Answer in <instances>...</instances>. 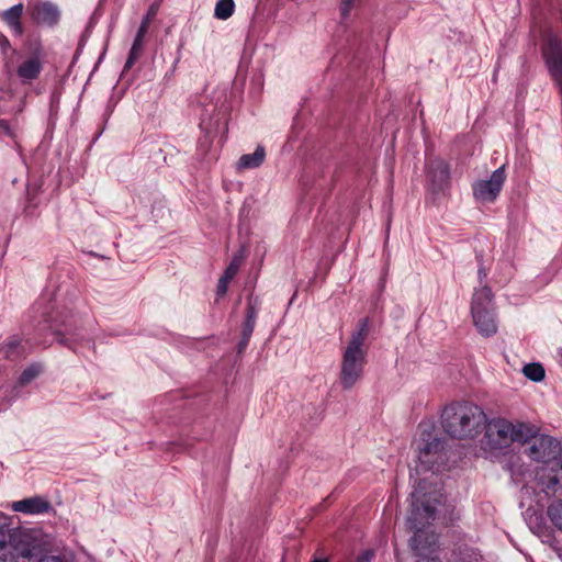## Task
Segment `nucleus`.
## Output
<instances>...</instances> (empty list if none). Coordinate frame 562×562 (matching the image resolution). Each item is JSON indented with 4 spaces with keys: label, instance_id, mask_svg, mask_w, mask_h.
I'll return each instance as SVG.
<instances>
[{
    "label": "nucleus",
    "instance_id": "nucleus-1",
    "mask_svg": "<svg viewBox=\"0 0 562 562\" xmlns=\"http://www.w3.org/2000/svg\"><path fill=\"white\" fill-rule=\"evenodd\" d=\"M418 464L415 468L414 491L412 492V510L406 524L415 530L409 546L418 558L416 562H440L431 557L437 549V536L426 532L424 528L436 518V506L440 503L442 494L437 486V474L432 471L437 456L443 443L436 434L435 424L430 420L422 422L418 426V438L415 440Z\"/></svg>",
    "mask_w": 562,
    "mask_h": 562
},
{
    "label": "nucleus",
    "instance_id": "nucleus-2",
    "mask_svg": "<svg viewBox=\"0 0 562 562\" xmlns=\"http://www.w3.org/2000/svg\"><path fill=\"white\" fill-rule=\"evenodd\" d=\"M521 453L532 461L541 463L533 473H529L531 480L520 477V472L512 470V477L516 483L524 482L522 496H535V502L540 503V494L554 495L562 490V447L560 442L546 435L535 436L530 428L528 439H522Z\"/></svg>",
    "mask_w": 562,
    "mask_h": 562
},
{
    "label": "nucleus",
    "instance_id": "nucleus-3",
    "mask_svg": "<svg viewBox=\"0 0 562 562\" xmlns=\"http://www.w3.org/2000/svg\"><path fill=\"white\" fill-rule=\"evenodd\" d=\"M46 543L35 530L10 529L0 515V562H20L43 555Z\"/></svg>",
    "mask_w": 562,
    "mask_h": 562
},
{
    "label": "nucleus",
    "instance_id": "nucleus-4",
    "mask_svg": "<svg viewBox=\"0 0 562 562\" xmlns=\"http://www.w3.org/2000/svg\"><path fill=\"white\" fill-rule=\"evenodd\" d=\"M486 415L471 402H452L441 413V426L447 435L456 439H471L483 429Z\"/></svg>",
    "mask_w": 562,
    "mask_h": 562
},
{
    "label": "nucleus",
    "instance_id": "nucleus-5",
    "mask_svg": "<svg viewBox=\"0 0 562 562\" xmlns=\"http://www.w3.org/2000/svg\"><path fill=\"white\" fill-rule=\"evenodd\" d=\"M369 333V322L367 318L362 319L357 329L351 334V337L344 349L341 368H340V384L344 390H350L362 378L363 369L367 362V347L364 341Z\"/></svg>",
    "mask_w": 562,
    "mask_h": 562
},
{
    "label": "nucleus",
    "instance_id": "nucleus-6",
    "mask_svg": "<svg viewBox=\"0 0 562 562\" xmlns=\"http://www.w3.org/2000/svg\"><path fill=\"white\" fill-rule=\"evenodd\" d=\"M483 446L486 450L496 451L509 447L513 442H521L530 436V427L505 418H494L485 422Z\"/></svg>",
    "mask_w": 562,
    "mask_h": 562
},
{
    "label": "nucleus",
    "instance_id": "nucleus-7",
    "mask_svg": "<svg viewBox=\"0 0 562 562\" xmlns=\"http://www.w3.org/2000/svg\"><path fill=\"white\" fill-rule=\"evenodd\" d=\"M506 180L505 167L497 168L486 180H479L473 183V196L480 203H493Z\"/></svg>",
    "mask_w": 562,
    "mask_h": 562
},
{
    "label": "nucleus",
    "instance_id": "nucleus-8",
    "mask_svg": "<svg viewBox=\"0 0 562 562\" xmlns=\"http://www.w3.org/2000/svg\"><path fill=\"white\" fill-rule=\"evenodd\" d=\"M26 8L32 20L41 25L54 26L60 19L58 5L49 0H32Z\"/></svg>",
    "mask_w": 562,
    "mask_h": 562
},
{
    "label": "nucleus",
    "instance_id": "nucleus-9",
    "mask_svg": "<svg viewBox=\"0 0 562 562\" xmlns=\"http://www.w3.org/2000/svg\"><path fill=\"white\" fill-rule=\"evenodd\" d=\"M427 180L434 193L443 192L450 183L449 166L440 158H430L427 162Z\"/></svg>",
    "mask_w": 562,
    "mask_h": 562
},
{
    "label": "nucleus",
    "instance_id": "nucleus-10",
    "mask_svg": "<svg viewBox=\"0 0 562 562\" xmlns=\"http://www.w3.org/2000/svg\"><path fill=\"white\" fill-rule=\"evenodd\" d=\"M12 510L26 515H41L52 510L50 503L42 496H33L13 502Z\"/></svg>",
    "mask_w": 562,
    "mask_h": 562
},
{
    "label": "nucleus",
    "instance_id": "nucleus-11",
    "mask_svg": "<svg viewBox=\"0 0 562 562\" xmlns=\"http://www.w3.org/2000/svg\"><path fill=\"white\" fill-rule=\"evenodd\" d=\"M495 310L492 290L487 285L476 289L471 301V314Z\"/></svg>",
    "mask_w": 562,
    "mask_h": 562
},
{
    "label": "nucleus",
    "instance_id": "nucleus-12",
    "mask_svg": "<svg viewBox=\"0 0 562 562\" xmlns=\"http://www.w3.org/2000/svg\"><path fill=\"white\" fill-rule=\"evenodd\" d=\"M43 69V64L37 55H33L25 59L16 68V75L22 82H31L35 80Z\"/></svg>",
    "mask_w": 562,
    "mask_h": 562
},
{
    "label": "nucleus",
    "instance_id": "nucleus-13",
    "mask_svg": "<svg viewBox=\"0 0 562 562\" xmlns=\"http://www.w3.org/2000/svg\"><path fill=\"white\" fill-rule=\"evenodd\" d=\"M473 323L479 333L485 337L493 336L497 331L495 310L472 315Z\"/></svg>",
    "mask_w": 562,
    "mask_h": 562
},
{
    "label": "nucleus",
    "instance_id": "nucleus-14",
    "mask_svg": "<svg viewBox=\"0 0 562 562\" xmlns=\"http://www.w3.org/2000/svg\"><path fill=\"white\" fill-rule=\"evenodd\" d=\"M23 4L18 3L10 9L0 12L1 20L13 31L16 35L23 34V26L21 24V18L23 14Z\"/></svg>",
    "mask_w": 562,
    "mask_h": 562
},
{
    "label": "nucleus",
    "instance_id": "nucleus-15",
    "mask_svg": "<svg viewBox=\"0 0 562 562\" xmlns=\"http://www.w3.org/2000/svg\"><path fill=\"white\" fill-rule=\"evenodd\" d=\"M54 331L60 344L76 351V342L81 339V336L76 333L71 324L63 323L61 326L56 327Z\"/></svg>",
    "mask_w": 562,
    "mask_h": 562
},
{
    "label": "nucleus",
    "instance_id": "nucleus-16",
    "mask_svg": "<svg viewBox=\"0 0 562 562\" xmlns=\"http://www.w3.org/2000/svg\"><path fill=\"white\" fill-rule=\"evenodd\" d=\"M241 265V260L237 257H235L228 267L225 269L223 276L220 278L217 283V295L224 296L228 290L229 282L234 279V277L237 274L239 268Z\"/></svg>",
    "mask_w": 562,
    "mask_h": 562
},
{
    "label": "nucleus",
    "instance_id": "nucleus-17",
    "mask_svg": "<svg viewBox=\"0 0 562 562\" xmlns=\"http://www.w3.org/2000/svg\"><path fill=\"white\" fill-rule=\"evenodd\" d=\"M265 148L258 146L252 154L243 155L237 164L238 169H254L259 167L265 160Z\"/></svg>",
    "mask_w": 562,
    "mask_h": 562
},
{
    "label": "nucleus",
    "instance_id": "nucleus-18",
    "mask_svg": "<svg viewBox=\"0 0 562 562\" xmlns=\"http://www.w3.org/2000/svg\"><path fill=\"white\" fill-rule=\"evenodd\" d=\"M43 372V367L40 363H32L29 367H26L22 373L20 374L18 382L14 386L16 387H23L27 384H30L33 380H35L41 373Z\"/></svg>",
    "mask_w": 562,
    "mask_h": 562
},
{
    "label": "nucleus",
    "instance_id": "nucleus-19",
    "mask_svg": "<svg viewBox=\"0 0 562 562\" xmlns=\"http://www.w3.org/2000/svg\"><path fill=\"white\" fill-rule=\"evenodd\" d=\"M23 352L21 341L15 337L9 339L8 342L0 348V353L11 360L20 358Z\"/></svg>",
    "mask_w": 562,
    "mask_h": 562
},
{
    "label": "nucleus",
    "instance_id": "nucleus-20",
    "mask_svg": "<svg viewBox=\"0 0 562 562\" xmlns=\"http://www.w3.org/2000/svg\"><path fill=\"white\" fill-rule=\"evenodd\" d=\"M547 516L551 524L562 532V501H554L547 508Z\"/></svg>",
    "mask_w": 562,
    "mask_h": 562
},
{
    "label": "nucleus",
    "instance_id": "nucleus-21",
    "mask_svg": "<svg viewBox=\"0 0 562 562\" xmlns=\"http://www.w3.org/2000/svg\"><path fill=\"white\" fill-rule=\"evenodd\" d=\"M144 37L145 35H140V33L136 34L132 48L130 50L128 58L124 66L125 69H130L140 56L143 52Z\"/></svg>",
    "mask_w": 562,
    "mask_h": 562
},
{
    "label": "nucleus",
    "instance_id": "nucleus-22",
    "mask_svg": "<svg viewBox=\"0 0 562 562\" xmlns=\"http://www.w3.org/2000/svg\"><path fill=\"white\" fill-rule=\"evenodd\" d=\"M234 0H218L215 5L214 15L218 20H227L234 13Z\"/></svg>",
    "mask_w": 562,
    "mask_h": 562
},
{
    "label": "nucleus",
    "instance_id": "nucleus-23",
    "mask_svg": "<svg viewBox=\"0 0 562 562\" xmlns=\"http://www.w3.org/2000/svg\"><path fill=\"white\" fill-rule=\"evenodd\" d=\"M526 378L533 382H540L544 379L546 371L540 363H528L522 368Z\"/></svg>",
    "mask_w": 562,
    "mask_h": 562
},
{
    "label": "nucleus",
    "instance_id": "nucleus-24",
    "mask_svg": "<svg viewBox=\"0 0 562 562\" xmlns=\"http://www.w3.org/2000/svg\"><path fill=\"white\" fill-rule=\"evenodd\" d=\"M0 48L3 54V59H4V65H3L4 71L8 75H11L12 66H11L10 61L8 60V58H9V54L14 55L16 52H15V49L11 48L8 37L2 33H0Z\"/></svg>",
    "mask_w": 562,
    "mask_h": 562
},
{
    "label": "nucleus",
    "instance_id": "nucleus-25",
    "mask_svg": "<svg viewBox=\"0 0 562 562\" xmlns=\"http://www.w3.org/2000/svg\"><path fill=\"white\" fill-rule=\"evenodd\" d=\"M255 327V314L251 308H249L247 321L243 328V336L244 338L249 339L250 335L252 334Z\"/></svg>",
    "mask_w": 562,
    "mask_h": 562
},
{
    "label": "nucleus",
    "instance_id": "nucleus-26",
    "mask_svg": "<svg viewBox=\"0 0 562 562\" xmlns=\"http://www.w3.org/2000/svg\"><path fill=\"white\" fill-rule=\"evenodd\" d=\"M359 0H341L340 14L344 19L348 18L351 10L356 7Z\"/></svg>",
    "mask_w": 562,
    "mask_h": 562
},
{
    "label": "nucleus",
    "instance_id": "nucleus-27",
    "mask_svg": "<svg viewBox=\"0 0 562 562\" xmlns=\"http://www.w3.org/2000/svg\"><path fill=\"white\" fill-rule=\"evenodd\" d=\"M154 15H155V10L151 8L149 10L148 14L143 19L137 33H140V35H145L147 33L150 20Z\"/></svg>",
    "mask_w": 562,
    "mask_h": 562
},
{
    "label": "nucleus",
    "instance_id": "nucleus-28",
    "mask_svg": "<svg viewBox=\"0 0 562 562\" xmlns=\"http://www.w3.org/2000/svg\"><path fill=\"white\" fill-rule=\"evenodd\" d=\"M373 555V551L367 550L358 558V562H371Z\"/></svg>",
    "mask_w": 562,
    "mask_h": 562
},
{
    "label": "nucleus",
    "instance_id": "nucleus-29",
    "mask_svg": "<svg viewBox=\"0 0 562 562\" xmlns=\"http://www.w3.org/2000/svg\"><path fill=\"white\" fill-rule=\"evenodd\" d=\"M38 558H40V560L37 562H64V560L61 558L56 557V555H45V557L40 555Z\"/></svg>",
    "mask_w": 562,
    "mask_h": 562
},
{
    "label": "nucleus",
    "instance_id": "nucleus-30",
    "mask_svg": "<svg viewBox=\"0 0 562 562\" xmlns=\"http://www.w3.org/2000/svg\"><path fill=\"white\" fill-rule=\"evenodd\" d=\"M0 132L7 134L9 136H12L11 128H10L9 124L4 121L0 122Z\"/></svg>",
    "mask_w": 562,
    "mask_h": 562
},
{
    "label": "nucleus",
    "instance_id": "nucleus-31",
    "mask_svg": "<svg viewBox=\"0 0 562 562\" xmlns=\"http://www.w3.org/2000/svg\"><path fill=\"white\" fill-rule=\"evenodd\" d=\"M531 528H532L533 533H537L539 536L543 535L544 531H546V529L540 527V526L539 527H531Z\"/></svg>",
    "mask_w": 562,
    "mask_h": 562
},
{
    "label": "nucleus",
    "instance_id": "nucleus-32",
    "mask_svg": "<svg viewBox=\"0 0 562 562\" xmlns=\"http://www.w3.org/2000/svg\"><path fill=\"white\" fill-rule=\"evenodd\" d=\"M248 340H249V339H247V338H244V337H243L241 341L239 342V352H240L244 348H246V346H247V344H248Z\"/></svg>",
    "mask_w": 562,
    "mask_h": 562
},
{
    "label": "nucleus",
    "instance_id": "nucleus-33",
    "mask_svg": "<svg viewBox=\"0 0 562 562\" xmlns=\"http://www.w3.org/2000/svg\"><path fill=\"white\" fill-rule=\"evenodd\" d=\"M479 278H480V280H483L484 278H486V272L482 268L479 270Z\"/></svg>",
    "mask_w": 562,
    "mask_h": 562
}]
</instances>
